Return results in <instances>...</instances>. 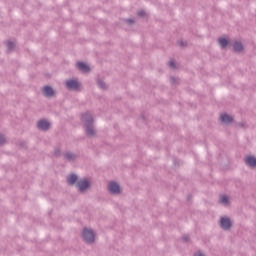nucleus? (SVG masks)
Masks as SVG:
<instances>
[{"label":"nucleus","mask_w":256,"mask_h":256,"mask_svg":"<svg viewBox=\"0 0 256 256\" xmlns=\"http://www.w3.org/2000/svg\"><path fill=\"white\" fill-rule=\"evenodd\" d=\"M51 127V124L47 120H40L38 122V129H41V131H47Z\"/></svg>","instance_id":"20e7f679"},{"label":"nucleus","mask_w":256,"mask_h":256,"mask_svg":"<svg viewBox=\"0 0 256 256\" xmlns=\"http://www.w3.org/2000/svg\"><path fill=\"white\" fill-rule=\"evenodd\" d=\"M66 159H68V161H71V159H75V155L71 154V153H67L65 155Z\"/></svg>","instance_id":"f3484780"},{"label":"nucleus","mask_w":256,"mask_h":256,"mask_svg":"<svg viewBox=\"0 0 256 256\" xmlns=\"http://www.w3.org/2000/svg\"><path fill=\"white\" fill-rule=\"evenodd\" d=\"M5 143V137L0 134V145H3Z\"/></svg>","instance_id":"6ab92c4d"},{"label":"nucleus","mask_w":256,"mask_h":256,"mask_svg":"<svg viewBox=\"0 0 256 256\" xmlns=\"http://www.w3.org/2000/svg\"><path fill=\"white\" fill-rule=\"evenodd\" d=\"M86 133H87V135H89L91 137L92 135L95 134V131L93 130V127L87 126Z\"/></svg>","instance_id":"dca6fc26"},{"label":"nucleus","mask_w":256,"mask_h":256,"mask_svg":"<svg viewBox=\"0 0 256 256\" xmlns=\"http://www.w3.org/2000/svg\"><path fill=\"white\" fill-rule=\"evenodd\" d=\"M82 237L86 243H93L95 241V234L91 229L85 228L82 232Z\"/></svg>","instance_id":"f257e3e1"},{"label":"nucleus","mask_w":256,"mask_h":256,"mask_svg":"<svg viewBox=\"0 0 256 256\" xmlns=\"http://www.w3.org/2000/svg\"><path fill=\"white\" fill-rule=\"evenodd\" d=\"M98 85L101 89H105V83L103 82H98Z\"/></svg>","instance_id":"412c9836"},{"label":"nucleus","mask_w":256,"mask_h":256,"mask_svg":"<svg viewBox=\"0 0 256 256\" xmlns=\"http://www.w3.org/2000/svg\"><path fill=\"white\" fill-rule=\"evenodd\" d=\"M66 86L68 89H73V90H77L80 87L79 82H77V80L66 81Z\"/></svg>","instance_id":"7ed1b4c3"},{"label":"nucleus","mask_w":256,"mask_h":256,"mask_svg":"<svg viewBox=\"0 0 256 256\" xmlns=\"http://www.w3.org/2000/svg\"><path fill=\"white\" fill-rule=\"evenodd\" d=\"M169 67H171L172 69H175V62L174 61H170L168 63Z\"/></svg>","instance_id":"aec40b11"},{"label":"nucleus","mask_w":256,"mask_h":256,"mask_svg":"<svg viewBox=\"0 0 256 256\" xmlns=\"http://www.w3.org/2000/svg\"><path fill=\"white\" fill-rule=\"evenodd\" d=\"M233 47L234 51H236L237 53L243 51V45L241 44V42H234Z\"/></svg>","instance_id":"f8f14e48"},{"label":"nucleus","mask_w":256,"mask_h":256,"mask_svg":"<svg viewBox=\"0 0 256 256\" xmlns=\"http://www.w3.org/2000/svg\"><path fill=\"white\" fill-rule=\"evenodd\" d=\"M128 23H133V20H127Z\"/></svg>","instance_id":"4be33fe9"},{"label":"nucleus","mask_w":256,"mask_h":256,"mask_svg":"<svg viewBox=\"0 0 256 256\" xmlns=\"http://www.w3.org/2000/svg\"><path fill=\"white\" fill-rule=\"evenodd\" d=\"M76 181H77V176L76 175L72 174V175L67 177V182H68L69 185H75Z\"/></svg>","instance_id":"ddd939ff"},{"label":"nucleus","mask_w":256,"mask_h":256,"mask_svg":"<svg viewBox=\"0 0 256 256\" xmlns=\"http://www.w3.org/2000/svg\"><path fill=\"white\" fill-rule=\"evenodd\" d=\"M139 15H143V13L140 12Z\"/></svg>","instance_id":"5701e85b"},{"label":"nucleus","mask_w":256,"mask_h":256,"mask_svg":"<svg viewBox=\"0 0 256 256\" xmlns=\"http://www.w3.org/2000/svg\"><path fill=\"white\" fill-rule=\"evenodd\" d=\"M89 181H87V180H80L79 182H78V188H79V190L80 191H85V190H87V189H89Z\"/></svg>","instance_id":"0eeeda50"},{"label":"nucleus","mask_w":256,"mask_h":256,"mask_svg":"<svg viewBox=\"0 0 256 256\" xmlns=\"http://www.w3.org/2000/svg\"><path fill=\"white\" fill-rule=\"evenodd\" d=\"M218 43H219V45H220L222 48L227 47V44H228L227 39H225V38H219V39H218Z\"/></svg>","instance_id":"4468645a"},{"label":"nucleus","mask_w":256,"mask_h":256,"mask_svg":"<svg viewBox=\"0 0 256 256\" xmlns=\"http://www.w3.org/2000/svg\"><path fill=\"white\" fill-rule=\"evenodd\" d=\"M108 191L109 193H121V188L119 187V184L115 183V182H110L108 185Z\"/></svg>","instance_id":"f03ea898"},{"label":"nucleus","mask_w":256,"mask_h":256,"mask_svg":"<svg viewBox=\"0 0 256 256\" xmlns=\"http://www.w3.org/2000/svg\"><path fill=\"white\" fill-rule=\"evenodd\" d=\"M220 203H222V205H227V203H229V199L227 198V196H220Z\"/></svg>","instance_id":"2eb2a0df"},{"label":"nucleus","mask_w":256,"mask_h":256,"mask_svg":"<svg viewBox=\"0 0 256 256\" xmlns=\"http://www.w3.org/2000/svg\"><path fill=\"white\" fill-rule=\"evenodd\" d=\"M76 67L79 69V71H82V73H89V71H91L88 65L83 62H78Z\"/></svg>","instance_id":"39448f33"},{"label":"nucleus","mask_w":256,"mask_h":256,"mask_svg":"<svg viewBox=\"0 0 256 256\" xmlns=\"http://www.w3.org/2000/svg\"><path fill=\"white\" fill-rule=\"evenodd\" d=\"M245 163L246 165H248L249 167H255L256 166V159L253 156H247L245 158Z\"/></svg>","instance_id":"1a4fd4ad"},{"label":"nucleus","mask_w":256,"mask_h":256,"mask_svg":"<svg viewBox=\"0 0 256 256\" xmlns=\"http://www.w3.org/2000/svg\"><path fill=\"white\" fill-rule=\"evenodd\" d=\"M42 93H43V95H45V97H53V95H55V91H53V88H51L49 86H45L42 89Z\"/></svg>","instance_id":"423d86ee"},{"label":"nucleus","mask_w":256,"mask_h":256,"mask_svg":"<svg viewBox=\"0 0 256 256\" xmlns=\"http://www.w3.org/2000/svg\"><path fill=\"white\" fill-rule=\"evenodd\" d=\"M7 47H8V49L11 50V49H13V47H15V44L13 42H8Z\"/></svg>","instance_id":"a211bd4d"},{"label":"nucleus","mask_w":256,"mask_h":256,"mask_svg":"<svg viewBox=\"0 0 256 256\" xmlns=\"http://www.w3.org/2000/svg\"><path fill=\"white\" fill-rule=\"evenodd\" d=\"M220 121L222 123H231V121H233V118L231 116L227 115V114H222L220 116Z\"/></svg>","instance_id":"9d476101"},{"label":"nucleus","mask_w":256,"mask_h":256,"mask_svg":"<svg viewBox=\"0 0 256 256\" xmlns=\"http://www.w3.org/2000/svg\"><path fill=\"white\" fill-rule=\"evenodd\" d=\"M82 121H85V123L91 125L93 123V117H91L89 114H85L82 116Z\"/></svg>","instance_id":"9b49d317"},{"label":"nucleus","mask_w":256,"mask_h":256,"mask_svg":"<svg viewBox=\"0 0 256 256\" xmlns=\"http://www.w3.org/2000/svg\"><path fill=\"white\" fill-rule=\"evenodd\" d=\"M220 227H222V229H229L231 227V220H229V218H221Z\"/></svg>","instance_id":"6e6552de"}]
</instances>
